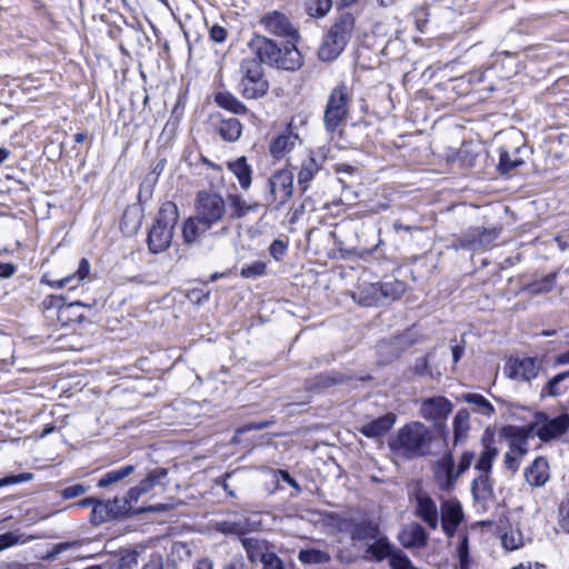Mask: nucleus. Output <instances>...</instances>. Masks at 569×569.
I'll use <instances>...</instances> for the list:
<instances>
[{
  "instance_id": "1",
  "label": "nucleus",
  "mask_w": 569,
  "mask_h": 569,
  "mask_svg": "<svg viewBox=\"0 0 569 569\" xmlns=\"http://www.w3.org/2000/svg\"><path fill=\"white\" fill-rule=\"evenodd\" d=\"M432 432L420 421H412L401 427L389 440L391 450L407 459L425 457L430 452Z\"/></svg>"
},
{
  "instance_id": "2",
  "label": "nucleus",
  "mask_w": 569,
  "mask_h": 569,
  "mask_svg": "<svg viewBox=\"0 0 569 569\" xmlns=\"http://www.w3.org/2000/svg\"><path fill=\"white\" fill-rule=\"evenodd\" d=\"M248 47L260 64L267 63L284 70H296L302 66L301 53L295 46L282 49L267 37L254 36Z\"/></svg>"
},
{
  "instance_id": "3",
  "label": "nucleus",
  "mask_w": 569,
  "mask_h": 569,
  "mask_svg": "<svg viewBox=\"0 0 569 569\" xmlns=\"http://www.w3.org/2000/svg\"><path fill=\"white\" fill-rule=\"evenodd\" d=\"M178 219L179 211L176 203L167 201L161 204L158 217L148 233V247L152 253L163 252L170 247Z\"/></svg>"
},
{
  "instance_id": "4",
  "label": "nucleus",
  "mask_w": 569,
  "mask_h": 569,
  "mask_svg": "<svg viewBox=\"0 0 569 569\" xmlns=\"http://www.w3.org/2000/svg\"><path fill=\"white\" fill-rule=\"evenodd\" d=\"M355 29V18L351 13H342L329 29L318 56L320 60L331 62L343 51Z\"/></svg>"
},
{
  "instance_id": "5",
  "label": "nucleus",
  "mask_w": 569,
  "mask_h": 569,
  "mask_svg": "<svg viewBox=\"0 0 569 569\" xmlns=\"http://www.w3.org/2000/svg\"><path fill=\"white\" fill-rule=\"evenodd\" d=\"M349 101L350 96L346 84L331 90L323 113V124L329 133L341 131L348 116Z\"/></svg>"
},
{
  "instance_id": "6",
  "label": "nucleus",
  "mask_w": 569,
  "mask_h": 569,
  "mask_svg": "<svg viewBox=\"0 0 569 569\" xmlns=\"http://www.w3.org/2000/svg\"><path fill=\"white\" fill-rule=\"evenodd\" d=\"M241 80L240 91L247 99H258L263 97L269 83L263 77V69L257 59H243L240 66Z\"/></svg>"
},
{
  "instance_id": "7",
  "label": "nucleus",
  "mask_w": 569,
  "mask_h": 569,
  "mask_svg": "<svg viewBox=\"0 0 569 569\" xmlns=\"http://www.w3.org/2000/svg\"><path fill=\"white\" fill-rule=\"evenodd\" d=\"M293 193V173L281 169L270 176L267 181V193L264 199L268 206L274 204L280 208L289 201Z\"/></svg>"
},
{
  "instance_id": "8",
  "label": "nucleus",
  "mask_w": 569,
  "mask_h": 569,
  "mask_svg": "<svg viewBox=\"0 0 569 569\" xmlns=\"http://www.w3.org/2000/svg\"><path fill=\"white\" fill-rule=\"evenodd\" d=\"M226 201L214 192L201 191L197 196L196 214L203 224L212 228L226 216Z\"/></svg>"
},
{
  "instance_id": "9",
  "label": "nucleus",
  "mask_w": 569,
  "mask_h": 569,
  "mask_svg": "<svg viewBox=\"0 0 569 569\" xmlns=\"http://www.w3.org/2000/svg\"><path fill=\"white\" fill-rule=\"evenodd\" d=\"M452 409V402L443 396L426 397L419 403V415L435 427L443 426Z\"/></svg>"
},
{
  "instance_id": "10",
  "label": "nucleus",
  "mask_w": 569,
  "mask_h": 569,
  "mask_svg": "<svg viewBox=\"0 0 569 569\" xmlns=\"http://www.w3.org/2000/svg\"><path fill=\"white\" fill-rule=\"evenodd\" d=\"M569 429V415L561 413L550 418L546 413H539L536 421V435L545 442L557 439L565 435Z\"/></svg>"
},
{
  "instance_id": "11",
  "label": "nucleus",
  "mask_w": 569,
  "mask_h": 569,
  "mask_svg": "<svg viewBox=\"0 0 569 569\" xmlns=\"http://www.w3.org/2000/svg\"><path fill=\"white\" fill-rule=\"evenodd\" d=\"M539 369L537 358H510L505 366V373L509 379L530 381L538 376Z\"/></svg>"
},
{
  "instance_id": "12",
  "label": "nucleus",
  "mask_w": 569,
  "mask_h": 569,
  "mask_svg": "<svg viewBox=\"0 0 569 569\" xmlns=\"http://www.w3.org/2000/svg\"><path fill=\"white\" fill-rule=\"evenodd\" d=\"M260 23L269 33L276 37L287 38L290 41L298 39L296 28L290 23L288 18L279 11L266 13L261 18Z\"/></svg>"
},
{
  "instance_id": "13",
  "label": "nucleus",
  "mask_w": 569,
  "mask_h": 569,
  "mask_svg": "<svg viewBox=\"0 0 569 569\" xmlns=\"http://www.w3.org/2000/svg\"><path fill=\"white\" fill-rule=\"evenodd\" d=\"M435 479L441 490L449 491L455 487L459 476L456 470L453 456L445 452L435 463Z\"/></svg>"
},
{
  "instance_id": "14",
  "label": "nucleus",
  "mask_w": 569,
  "mask_h": 569,
  "mask_svg": "<svg viewBox=\"0 0 569 569\" xmlns=\"http://www.w3.org/2000/svg\"><path fill=\"white\" fill-rule=\"evenodd\" d=\"M440 510L442 529L448 537H452L463 518L462 507L458 500L449 499L442 501Z\"/></svg>"
},
{
  "instance_id": "15",
  "label": "nucleus",
  "mask_w": 569,
  "mask_h": 569,
  "mask_svg": "<svg viewBox=\"0 0 569 569\" xmlns=\"http://www.w3.org/2000/svg\"><path fill=\"white\" fill-rule=\"evenodd\" d=\"M527 149L525 144H505L500 148L499 169L507 173L525 162Z\"/></svg>"
},
{
  "instance_id": "16",
  "label": "nucleus",
  "mask_w": 569,
  "mask_h": 569,
  "mask_svg": "<svg viewBox=\"0 0 569 569\" xmlns=\"http://www.w3.org/2000/svg\"><path fill=\"white\" fill-rule=\"evenodd\" d=\"M416 516L430 529H437L439 522L438 508L436 502L426 492H418L416 495Z\"/></svg>"
},
{
  "instance_id": "17",
  "label": "nucleus",
  "mask_w": 569,
  "mask_h": 569,
  "mask_svg": "<svg viewBox=\"0 0 569 569\" xmlns=\"http://www.w3.org/2000/svg\"><path fill=\"white\" fill-rule=\"evenodd\" d=\"M366 552L378 561L389 559V563L392 569H395L393 561L399 557H406V555L400 549H397L396 546L386 537H380L373 543L369 545Z\"/></svg>"
},
{
  "instance_id": "18",
  "label": "nucleus",
  "mask_w": 569,
  "mask_h": 569,
  "mask_svg": "<svg viewBox=\"0 0 569 569\" xmlns=\"http://www.w3.org/2000/svg\"><path fill=\"white\" fill-rule=\"evenodd\" d=\"M398 540L403 548H422L427 545L428 535L418 522H411L398 533Z\"/></svg>"
},
{
  "instance_id": "19",
  "label": "nucleus",
  "mask_w": 569,
  "mask_h": 569,
  "mask_svg": "<svg viewBox=\"0 0 569 569\" xmlns=\"http://www.w3.org/2000/svg\"><path fill=\"white\" fill-rule=\"evenodd\" d=\"M525 480L528 485L535 488H540L546 485L550 478L549 463L546 458L537 457L530 466L525 468Z\"/></svg>"
},
{
  "instance_id": "20",
  "label": "nucleus",
  "mask_w": 569,
  "mask_h": 569,
  "mask_svg": "<svg viewBox=\"0 0 569 569\" xmlns=\"http://www.w3.org/2000/svg\"><path fill=\"white\" fill-rule=\"evenodd\" d=\"M258 525L259 522L252 521L249 518H239L237 520L226 519L217 521L214 528L224 535L244 536L257 530Z\"/></svg>"
},
{
  "instance_id": "21",
  "label": "nucleus",
  "mask_w": 569,
  "mask_h": 569,
  "mask_svg": "<svg viewBox=\"0 0 569 569\" xmlns=\"http://www.w3.org/2000/svg\"><path fill=\"white\" fill-rule=\"evenodd\" d=\"M498 238V232L495 229L491 230H469L461 239V247L478 250L490 246Z\"/></svg>"
},
{
  "instance_id": "22",
  "label": "nucleus",
  "mask_w": 569,
  "mask_h": 569,
  "mask_svg": "<svg viewBox=\"0 0 569 569\" xmlns=\"http://www.w3.org/2000/svg\"><path fill=\"white\" fill-rule=\"evenodd\" d=\"M397 416L388 412L360 427L359 431L367 438H378L386 435L396 423Z\"/></svg>"
},
{
  "instance_id": "23",
  "label": "nucleus",
  "mask_w": 569,
  "mask_h": 569,
  "mask_svg": "<svg viewBox=\"0 0 569 569\" xmlns=\"http://www.w3.org/2000/svg\"><path fill=\"white\" fill-rule=\"evenodd\" d=\"M298 140V133L287 130L270 142L269 151L274 159L280 160L295 148Z\"/></svg>"
},
{
  "instance_id": "24",
  "label": "nucleus",
  "mask_w": 569,
  "mask_h": 569,
  "mask_svg": "<svg viewBox=\"0 0 569 569\" xmlns=\"http://www.w3.org/2000/svg\"><path fill=\"white\" fill-rule=\"evenodd\" d=\"M90 272V264L89 261L84 258L80 260L79 267L77 271L72 274H69L62 279L59 280H46V278L42 279V282H46L51 288L54 289H61L63 287H70L71 289L76 288L77 284L83 280Z\"/></svg>"
},
{
  "instance_id": "25",
  "label": "nucleus",
  "mask_w": 569,
  "mask_h": 569,
  "mask_svg": "<svg viewBox=\"0 0 569 569\" xmlns=\"http://www.w3.org/2000/svg\"><path fill=\"white\" fill-rule=\"evenodd\" d=\"M166 469L159 468L152 470L146 479L140 481L139 485L129 489V500H134L137 502L142 495L149 492L154 486L161 485V480L166 478Z\"/></svg>"
},
{
  "instance_id": "26",
  "label": "nucleus",
  "mask_w": 569,
  "mask_h": 569,
  "mask_svg": "<svg viewBox=\"0 0 569 569\" xmlns=\"http://www.w3.org/2000/svg\"><path fill=\"white\" fill-rule=\"evenodd\" d=\"M379 283H362L358 291L352 293L353 300L363 307H370L382 302Z\"/></svg>"
},
{
  "instance_id": "27",
  "label": "nucleus",
  "mask_w": 569,
  "mask_h": 569,
  "mask_svg": "<svg viewBox=\"0 0 569 569\" xmlns=\"http://www.w3.org/2000/svg\"><path fill=\"white\" fill-rule=\"evenodd\" d=\"M211 228L208 224H203L198 216L188 218L182 226V237L187 244H193L197 242L200 236L206 233Z\"/></svg>"
},
{
  "instance_id": "28",
  "label": "nucleus",
  "mask_w": 569,
  "mask_h": 569,
  "mask_svg": "<svg viewBox=\"0 0 569 569\" xmlns=\"http://www.w3.org/2000/svg\"><path fill=\"white\" fill-rule=\"evenodd\" d=\"M227 199L231 209V217L236 219L244 218L249 213H256L260 208L259 202H247L239 194H228Z\"/></svg>"
},
{
  "instance_id": "29",
  "label": "nucleus",
  "mask_w": 569,
  "mask_h": 569,
  "mask_svg": "<svg viewBox=\"0 0 569 569\" xmlns=\"http://www.w3.org/2000/svg\"><path fill=\"white\" fill-rule=\"evenodd\" d=\"M471 492L476 501L486 503L493 496L492 483L489 475H479L471 483Z\"/></svg>"
},
{
  "instance_id": "30",
  "label": "nucleus",
  "mask_w": 569,
  "mask_h": 569,
  "mask_svg": "<svg viewBox=\"0 0 569 569\" xmlns=\"http://www.w3.org/2000/svg\"><path fill=\"white\" fill-rule=\"evenodd\" d=\"M228 168L236 176L243 190L250 188L252 170L248 164L246 157H240L234 161L228 162Z\"/></svg>"
},
{
  "instance_id": "31",
  "label": "nucleus",
  "mask_w": 569,
  "mask_h": 569,
  "mask_svg": "<svg viewBox=\"0 0 569 569\" xmlns=\"http://www.w3.org/2000/svg\"><path fill=\"white\" fill-rule=\"evenodd\" d=\"M220 137L228 142L237 141L242 132V124L236 118L221 119L217 124Z\"/></svg>"
},
{
  "instance_id": "32",
  "label": "nucleus",
  "mask_w": 569,
  "mask_h": 569,
  "mask_svg": "<svg viewBox=\"0 0 569 569\" xmlns=\"http://www.w3.org/2000/svg\"><path fill=\"white\" fill-rule=\"evenodd\" d=\"M569 390V371H565L556 375L551 378L545 389L542 390V395H548L550 397H560L567 393Z\"/></svg>"
},
{
  "instance_id": "33",
  "label": "nucleus",
  "mask_w": 569,
  "mask_h": 569,
  "mask_svg": "<svg viewBox=\"0 0 569 569\" xmlns=\"http://www.w3.org/2000/svg\"><path fill=\"white\" fill-rule=\"evenodd\" d=\"M453 427V442L457 446L462 439L467 437L470 429V415L468 410L460 409L452 421Z\"/></svg>"
},
{
  "instance_id": "34",
  "label": "nucleus",
  "mask_w": 569,
  "mask_h": 569,
  "mask_svg": "<svg viewBox=\"0 0 569 569\" xmlns=\"http://www.w3.org/2000/svg\"><path fill=\"white\" fill-rule=\"evenodd\" d=\"M134 469V466L126 465L118 469L110 470L98 480L97 486L99 488H107L111 485H116L130 476Z\"/></svg>"
},
{
  "instance_id": "35",
  "label": "nucleus",
  "mask_w": 569,
  "mask_h": 569,
  "mask_svg": "<svg viewBox=\"0 0 569 569\" xmlns=\"http://www.w3.org/2000/svg\"><path fill=\"white\" fill-rule=\"evenodd\" d=\"M141 211L136 206L128 207L121 220V230L127 234L136 233L141 227Z\"/></svg>"
},
{
  "instance_id": "36",
  "label": "nucleus",
  "mask_w": 569,
  "mask_h": 569,
  "mask_svg": "<svg viewBox=\"0 0 569 569\" xmlns=\"http://www.w3.org/2000/svg\"><path fill=\"white\" fill-rule=\"evenodd\" d=\"M318 171L319 164L312 157L302 161L300 171L298 172V184L303 192L309 188V182Z\"/></svg>"
},
{
  "instance_id": "37",
  "label": "nucleus",
  "mask_w": 569,
  "mask_h": 569,
  "mask_svg": "<svg viewBox=\"0 0 569 569\" xmlns=\"http://www.w3.org/2000/svg\"><path fill=\"white\" fill-rule=\"evenodd\" d=\"M108 506L110 509H112V518L113 519H120L128 517L132 512V507L136 503L134 500H129V492L122 498H113L110 500H107Z\"/></svg>"
},
{
  "instance_id": "38",
  "label": "nucleus",
  "mask_w": 569,
  "mask_h": 569,
  "mask_svg": "<svg viewBox=\"0 0 569 569\" xmlns=\"http://www.w3.org/2000/svg\"><path fill=\"white\" fill-rule=\"evenodd\" d=\"M166 167V159L159 160L151 171L146 176L140 186L139 196L146 194L147 197L151 196L153 187L156 186L160 174L162 173Z\"/></svg>"
},
{
  "instance_id": "39",
  "label": "nucleus",
  "mask_w": 569,
  "mask_h": 569,
  "mask_svg": "<svg viewBox=\"0 0 569 569\" xmlns=\"http://www.w3.org/2000/svg\"><path fill=\"white\" fill-rule=\"evenodd\" d=\"M214 101L219 107L229 110L232 113L243 114L247 112L246 106L229 92L216 93Z\"/></svg>"
},
{
  "instance_id": "40",
  "label": "nucleus",
  "mask_w": 569,
  "mask_h": 569,
  "mask_svg": "<svg viewBox=\"0 0 569 569\" xmlns=\"http://www.w3.org/2000/svg\"><path fill=\"white\" fill-rule=\"evenodd\" d=\"M498 456V450L490 443H483V449L475 465V468L480 475H489L491 471L492 462Z\"/></svg>"
},
{
  "instance_id": "41",
  "label": "nucleus",
  "mask_w": 569,
  "mask_h": 569,
  "mask_svg": "<svg viewBox=\"0 0 569 569\" xmlns=\"http://www.w3.org/2000/svg\"><path fill=\"white\" fill-rule=\"evenodd\" d=\"M298 559L303 565H325L330 562L329 552L320 549H302L299 551Z\"/></svg>"
},
{
  "instance_id": "42",
  "label": "nucleus",
  "mask_w": 569,
  "mask_h": 569,
  "mask_svg": "<svg viewBox=\"0 0 569 569\" xmlns=\"http://www.w3.org/2000/svg\"><path fill=\"white\" fill-rule=\"evenodd\" d=\"M379 533V527L370 521L363 520L353 526L351 531L352 540H366V539H376Z\"/></svg>"
},
{
  "instance_id": "43",
  "label": "nucleus",
  "mask_w": 569,
  "mask_h": 569,
  "mask_svg": "<svg viewBox=\"0 0 569 569\" xmlns=\"http://www.w3.org/2000/svg\"><path fill=\"white\" fill-rule=\"evenodd\" d=\"M380 284L381 300L399 299L406 291V284L402 281L392 280Z\"/></svg>"
},
{
  "instance_id": "44",
  "label": "nucleus",
  "mask_w": 569,
  "mask_h": 569,
  "mask_svg": "<svg viewBox=\"0 0 569 569\" xmlns=\"http://www.w3.org/2000/svg\"><path fill=\"white\" fill-rule=\"evenodd\" d=\"M112 509L109 508L107 500H98L90 513V522L101 525L112 520Z\"/></svg>"
},
{
  "instance_id": "45",
  "label": "nucleus",
  "mask_w": 569,
  "mask_h": 569,
  "mask_svg": "<svg viewBox=\"0 0 569 569\" xmlns=\"http://www.w3.org/2000/svg\"><path fill=\"white\" fill-rule=\"evenodd\" d=\"M463 400L475 406V410L478 413L485 416H491L495 412L493 406L479 393H467L463 396Z\"/></svg>"
},
{
  "instance_id": "46",
  "label": "nucleus",
  "mask_w": 569,
  "mask_h": 569,
  "mask_svg": "<svg viewBox=\"0 0 569 569\" xmlns=\"http://www.w3.org/2000/svg\"><path fill=\"white\" fill-rule=\"evenodd\" d=\"M82 545V541L74 540V541H64L56 543L51 547L50 550H48L44 555L40 557L41 560L44 561H53L58 558V556L62 552H66L68 550L78 549Z\"/></svg>"
},
{
  "instance_id": "47",
  "label": "nucleus",
  "mask_w": 569,
  "mask_h": 569,
  "mask_svg": "<svg viewBox=\"0 0 569 569\" xmlns=\"http://www.w3.org/2000/svg\"><path fill=\"white\" fill-rule=\"evenodd\" d=\"M241 543L249 560L252 562L260 560L261 556L266 553V551H263V543L256 538H243Z\"/></svg>"
},
{
  "instance_id": "48",
  "label": "nucleus",
  "mask_w": 569,
  "mask_h": 569,
  "mask_svg": "<svg viewBox=\"0 0 569 569\" xmlns=\"http://www.w3.org/2000/svg\"><path fill=\"white\" fill-rule=\"evenodd\" d=\"M501 542L507 550L512 551L523 546V536L519 529L510 528L502 535Z\"/></svg>"
},
{
  "instance_id": "49",
  "label": "nucleus",
  "mask_w": 569,
  "mask_h": 569,
  "mask_svg": "<svg viewBox=\"0 0 569 569\" xmlns=\"http://www.w3.org/2000/svg\"><path fill=\"white\" fill-rule=\"evenodd\" d=\"M306 9L311 17H323L331 9V0H308Z\"/></svg>"
},
{
  "instance_id": "50",
  "label": "nucleus",
  "mask_w": 569,
  "mask_h": 569,
  "mask_svg": "<svg viewBox=\"0 0 569 569\" xmlns=\"http://www.w3.org/2000/svg\"><path fill=\"white\" fill-rule=\"evenodd\" d=\"M267 264L263 261H254L246 264L240 270V276L243 278H258L266 273Z\"/></svg>"
},
{
  "instance_id": "51",
  "label": "nucleus",
  "mask_w": 569,
  "mask_h": 569,
  "mask_svg": "<svg viewBox=\"0 0 569 569\" xmlns=\"http://www.w3.org/2000/svg\"><path fill=\"white\" fill-rule=\"evenodd\" d=\"M509 453H511L513 457H516L518 460L521 461V459L527 455L528 452V442L525 437L517 438L511 441L509 450Z\"/></svg>"
},
{
  "instance_id": "52",
  "label": "nucleus",
  "mask_w": 569,
  "mask_h": 569,
  "mask_svg": "<svg viewBox=\"0 0 569 569\" xmlns=\"http://www.w3.org/2000/svg\"><path fill=\"white\" fill-rule=\"evenodd\" d=\"M259 561L263 569H284L282 560L274 552L266 551Z\"/></svg>"
},
{
  "instance_id": "53",
  "label": "nucleus",
  "mask_w": 569,
  "mask_h": 569,
  "mask_svg": "<svg viewBox=\"0 0 569 569\" xmlns=\"http://www.w3.org/2000/svg\"><path fill=\"white\" fill-rule=\"evenodd\" d=\"M458 557H459V569H469V550H468V539L463 537L459 547H458Z\"/></svg>"
},
{
  "instance_id": "54",
  "label": "nucleus",
  "mask_w": 569,
  "mask_h": 569,
  "mask_svg": "<svg viewBox=\"0 0 569 569\" xmlns=\"http://www.w3.org/2000/svg\"><path fill=\"white\" fill-rule=\"evenodd\" d=\"M555 276H548L539 282H535L530 286V290L535 293L548 292L553 288Z\"/></svg>"
},
{
  "instance_id": "55",
  "label": "nucleus",
  "mask_w": 569,
  "mask_h": 569,
  "mask_svg": "<svg viewBox=\"0 0 569 569\" xmlns=\"http://www.w3.org/2000/svg\"><path fill=\"white\" fill-rule=\"evenodd\" d=\"M473 459H475V453L472 451H465L461 455L458 466L456 467V470H457V473L459 477L470 468Z\"/></svg>"
},
{
  "instance_id": "56",
  "label": "nucleus",
  "mask_w": 569,
  "mask_h": 569,
  "mask_svg": "<svg viewBox=\"0 0 569 569\" xmlns=\"http://www.w3.org/2000/svg\"><path fill=\"white\" fill-rule=\"evenodd\" d=\"M560 515V526L561 528L569 532V495L563 499L559 509Z\"/></svg>"
},
{
  "instance_id": "57",
  "label": "nucleus",
  "mask_w": 569,
  "mask_h": 569,
  "mask_svg": "<svg viewBox=\"0 0 569 569\" xmlns=\"http://www.w3.org/2000/svg\"><path fill=\"white\" fill-rule=\"evenodd\" d=\"M87 491V487L81 483L72 485L64 488L61 492L63 499H72L83 495Z\"/></svg>"
},
{
  "instance_id": "58",
  "label": "nucleus",
  "mask_w": 569,
  "mask_h": 569,
  "mask_svg": "<svg viewBox=\"0 0 569 569\" xmlns=\"http://www.w3.org/2000/svg\"><path fill=\"white\" fill-rule=\"evenodd\" d=\"M287 251V244L281 240H274L269 248L270 254L276 259L280 260Z\"/></svg>"
},
{
  "instance_id": "59",
  "label": "nucleus",
  "mask_w": 569,
  "mask_h": 569,
  "mask_svg": "<svg viewBox=\"0 0 569 569\" xmlns=\"http://www.w3.org/2000/svg\"><path fill=\"white\" fill-rule=\"evenodd\" d=\"M142 569H174V567L169 563H163L160 556H152L150 560L143 565Z\"/></svg>"
},
{
  "instance_id": "60",
  "label": "nucleus",
  "mask_w": 569,
  "mask_h": 569,
  "mask_svg": "<svg viewBox=\"0 0 569 569\" xmlns=\"http://www.w3.org/2000/svg\"><path fill=\"white\" fill-rule=\"evenodd\" d=\"M19 542V537L13 532L0 535V551L12 547Z\"/></svg>"
},
{
  "instance_id": "61",
  "label": "nucleus",
  "mask_w": 569,
  "mask_h": 569,
  "mask_svg": "<svg viewBox=\"0 0 569 569\" xmlns=\"http://www.w3.org/2000/svg\"><path fill=\"white\" fill-rule=\"evenodd\" d=\"M210 38L217 43H221L227 38V30L218 24H214L210 29Z\"/></svg>"
},
{
  "instance_id": "62",
  "label": "nucleus",
  "mask_w": 569,
  "mask_h": 569,
  "mask_svg": "<svg viewBox=\"0 0 569 569\" xmlns=\"http://www.w3.org/2000/svg\"><path fill=\"white\" fill-rule=\"evenodd\" d=\"M413 371L417 376H425L428 372V361L426 357H420L416 360Z\"/></svg>"
},
{
  "instance_id": "63",
  "label": "nucleus",
  "mask_w": 569,
  "mask_h": 569,
  "mask_svg": "<svg viewBox=\"0 0 569 569\" xmlns=\"http://www.w3.org/2000/svg\"><path fill=\"white\" fill-rule=\"evenodd\" d=\"M505 466L508 470L515 473L520 467V460L507 451L505 455Z\"/></svg>"
},
{
  "instance_id": "64",
  "label": "nucleus",
  "mask_w": 569,
  "mask_h": 569,
  "mask_svg": "<svg viewBox=\"0 0 569 569\" xmlns=\"http://www.w3.org/2000/svg\"><path fill=\"white\" fill-rule=\"evenodd\" d=\"M393 562H395V569H418L412 565L411 560L407 556L399 557Z\"/></svg>"
}]
</instances>
